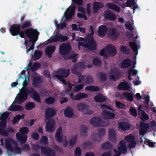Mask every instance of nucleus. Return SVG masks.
Returning a JSON list of instances; mask_svg holds the SVG:
<instances>
[{
	"label": "nucleus",
	"instance_id": "obj_1",
	"mask_svg": "<svg viewBox=\"0 0 156 156\" xmlns=\"http://www.w3.org/2000/svg\"><path fill=\"white\" fill-rule=\"evenodd\" d=\"M0 142L1 145L3 147L6 148L7 149L5 156L16 155L22 151V149L19 147L16 146L13 149L12 148V145L15 144L16 142L11 138H5L4 140L3 138H1Z\"/></svg>",
	"mask_w": 156,
	"mask_h": 156
},
{
	"label": "nucleus",
	"instance_id": "obj_2",
	"mask_svg": "<svg viewBox=\"0 0 156 156\" xmlns=\"http://www.w3.org/2000/svg\"><path fill=\"white\" fill-rule=\"evenodd\" d=\"M127 150L126 142L124 140H122L120 142L118 147V150L116 149L113 150L112 153L111 151L105 152L101 156H119L121 153H125Z\"/></svg>",
	"mask_w": 156,
	"mask_h": 156
},
{
	"label": "nucleus",
	"instance_id": "obj_3",
	"mask_svg": "<svg viewBox=\"0 0 156 156\" xmlns=\"http://www.w3.org/2000/svg\"><path fill=\"white\" fill-rule=\"evenodd\" d=\"M23 32L22 38H25L26 37L30 39L29 41H31L32 39L38 37L39 34V32L36 29L33 28H27L23 30Z\"/></svg>",
	"mask_w": 156,
	"mask_h": 156
},
{
	"label": "nucleus",
	"instance_id": "obj_4",
	"mask_svg": "<svg viewBox=\"0 0 156 156\" xmlns=\"http://www.w3.org/2000/svg\"><path fill=\"white\" fill-rule=\"evenodd\" d=\"M29 131L27 128L23 127L20 129L19 132L16 134V138L21 143H25L27 139V136L24 134L27 133Z\"/></svg>",
	"mask_w": 156,
	"mask_h": 156
},
{
	"label": "nucleus",
	"instance_id": "obj_5",
	"mask_svg": "<svg viewBox=\"0 0 156 156\" xmlns=\"http://www.w3.org/2000/svg\"><path fill=\"white\" fill-rule=\"evenodd\" d=\"M55 139L57 141L62 142L64 147H66L68 145L66 137L63 135L62 128L61 127H59L57 130L55 134Z\"/></svg>",
	"mask_w": 156,
	"mask_h": 156
},
{
	"label": "nucleus",
	"instance_id": "obj_6",
	"mask_svg": "<svg viewBox=\"0 0 156 156\" xmlns=\"http://www.w3.org/2000/svg\"><path fill=\"white\" fill-rule=\"evenodd\" d=\"M20 24H13L11 25L9 29L10 33L13 36H16L19 35L22 38L23 30L20 29Z\"/></svg>",
	"mask_w": 156,
	"mask_h": 156
},
{
	"label": "nucleus",
	"instance_id": "obj_7",
	"mask_svg": "<svg viewBox=\"0 0 156 156\" xmlns=\"http://www.w3.org/2000/svg\"><path fill=\"white\" fill-rule=\"evenodd\" d=\"M87 38L88 41L84 44L85 47L90 51H96L97 49V44L94 40L93 36L88 35Z\"/></svg>",
	"mask_w": 156,
	"mask_h": 156
},
{
	"label": "nucleus",
	"instance_id": "obj_8",
	"mask_svg": "<svg viewBox=\"0 0 156 156\" xmlns=\"http://www.w3.org/2000/svg\"><path fill=\"white\" fill-rule=\"evenodd\" d=\"M72 47L69 43H63L59 46V52L62 55H66L69 53Z\"/></svg>",
	"mask_w": 156,
	"mask_h": 156
},
{
	"label": "nucleus",
	"instance_id": "obj_9",
	"mask_svg": "<svg viewBox=\"0 0 156 156\" xmlns=\"http://www.w3.org/2000/svg\"><path fill=\"white\" fill-rule=\"evenodd\" d=\"M90 123L91 125L94 127L106 126L108 124L107 122L103 123L101 119L98 117L92 118L90 120Z\"/></svg>",
	"mask_w": 156,
	"mask_h": 156
},
{
	"label": "nucleus",
	"instance_id": "obj_10",
	"mask_svg": "<svg viewBox=\"0 0 156 156\" xmlns=\"http://www.w3.org/2000/svg\"><path fill=\"white\" fill-rule=\"evenodd\" d=\"M101 108L102 110H105V111H103L104 114L103 118L105 119H112L115 117V115L113 113H110L107 111L108 108L113 110L112 108L108 107L104 105L101 106Z\"/></svg>",
	"mask_w": 156,
	"mask_h": 156
},
{
	"label": "nucleus",
	"instance_id": "obj_11",
	"mask_svg": "<svg viewBox=\"0 0 156 156\" xmlns=\"http://www.w3.org/2000/svg\"><path fill=\"white\" fill-rule=\"evenodd\" d=\"M55 128V123L53 119L48 120L45 126V130L48 132H51L54 131Z\"/></svg>",
	"mask_w": 156,
	"mask_h": 156
},
{
	"label": "nucleus",
	"instance_id": "obj_12",
	"mask_svg": "<svg viewBox=\"0 0 156 156\" xmlns=\"http://www.w3.org/2000/svg\"><path fill=\"white\" fill-rule=\"evenodd\" d=\"M84 80L86 84H91L94 82V80L92 76L90 75H85L84 76L82 75L79 78L78 83H80Z\"/></svg>",
	"mask_w": 156,
	"mask_h": 156
},
{
	"label": "nucleus",
	"instance_id": "obj_13",
	"mask_svg": "<svg viewBox=\"0 0 156 156\" xmlns=\"http://www.w3.org/2000/svg\"><path fill=\"white\" fill-rule=\"evenodd\" d=\"M149 124L143 122H140L139 133L140 135L142 136H141L140 138L141 142L143 141L142 139V137L145 134L147 130V129L149 128Z\"/></svg>",
	"mask_w": 156,
	"mask_h": 156
},
{
	"label": "nucleus",
	"instance_id": "obj_14",
	"mask_svg": "<svg viewBox=\"0 0 156 156\" xmlns=\"http://www.w3.org/2000/svg\"><path fill=\"white\" fill-rule=\"evenodd\" d=\"M105 48L109 56H114L117 53L116 48L111 44H108L105 46Z\"/></svg>",
	"mask_w": 156,
	"mask_h": 156
},
{
	"label": "nucleus",
	"instance_id": "obj_15",
	"mask_svg": "<svg viewBox=\"0 0 156 156\" xmlns=\"http://www.w3.org/2000/svg\"><path fill=\"white\" fill-rule=\"evenodd\" d=\"M134 138L135 136L131 134L126 136L125 138L128 143V146L130 148H133L135 146L136 143L134 140Z\"/></svg>",
	"mask_w": 156,
	"mask_h": 156
},
{
	"label": "nucleus",
	"instance_id": "obj_16",
	"mask_svg": "<svg viewBox=\"0 0 156 156\" xmlns=\"http://www.w3.org/2000/svg\"><path fill=\"white\" fill-rule=\"evenodd\" d=\"M108 28L105 25L100 26L98 28V35L101 37H105L107 32Z\"/></svg>",
	"mask_w": 156,
	"mask_h": 156
},
{
	"label": "nucleus",
	"instance_id": "obj_17",
	"mask_svg": "<svg viewBox=\"0 0 156 156\" xmlns=\"http://www.w3.org/2000/svg\"><path fill=\"white\" fill-rule=\"evenodd\" d=\"M32 84L35 87H37L40 83L41 80L40 76L36 73H35L31 76Z\"/></svg>",
	"mask_w": 156,
	"mask_h": 156
},
{
	"label": "nucleus",
	"instance_id": "obj_18",
	"mask_svg": "<svg viewBox=\"0 0 156 156\" xmlns=\"http://www.w3.org/2000/svg\"><path fill=\"white\" fill-rule=\"evenodd\" d=\"M105 133V131L104 129H101L97 134H94L92 135V139L94 141H99L101 140V137L104 135Z\"/></svg>",
	"mask_w": 156,
	"mask_h": 156
},
{
	"label": "nucleus",
	"instance_id": "obj_19",
	"mask_svg": "<svg viewBox=\"0 0 156 156\" xmlns=\"http://www.w3.org/2000/svg\"><path fill=\"white\" fill-rule=\"evenodd\" d=\"M104 15L106 19H108L112 21H114L116 18V16L110 10L105 11Z\"/></svg>",
	"mask_w": 156,
	"mask_h": 156
},
{
	"label": "nucleus",
	"instance_id": "obj_20",
	"mask_svg": "<svg viewBox=\"0 0 156 156\" xmlns=\"http://www.w3.org/2000/svg\"><path fill=\"white\" fill-rule=\"evenodd\" d=\"M41 151L42 153L46 155L53 156L55 154L54 150L46 147H42Z\"/></svg>",
	"mask_w": 156,
	"mask_h": 156
},
{
	"label": "nucleus",
	"instance_id": "obj_21",
	"mask_svg": "<svg viewBox=\"0 0 156 156\" xmlns=\"http://www.w3.org/2000/svg\"><path fill=\"white\" fill-rule=\"evenodd\" d=\"M28 89L27 88H22L20 90L19 93L16 98H28Z\"/></svg>",
	"mask_w": 156,
	"mask_h": 156
},
{
	"label": "nucleus",
	"instance_id": "obj_22",
	"mask_svg": "<svg viewBox=\"0 0 156 156\" xmlns=\"http://www.w3.org/2000/svg\"><path fill=\"white\" fill-rule=\"evenodd\" d=\"M132 61L129 58L123 60L120 64V67L123 68H127L131 66Z\"/></svg>",
	"mask_w": 156,
	"mask_h": 156
},
{
	"label": "nucleus",
	"instance_id": "obj_23",
	"mask_svg": "<svg viewBox=\"0 0 156 156\" xmlns=\"http://www.w3.org/2000/svg\"><path fill=\"white\" fill-rule=\"evenodd\" d=\"M130 87L129 83L126 82L120 83L117 86V89L119 90H127L130 89Z\"/></svg>",
	"mask_w": 156,
	"mask_h": 156
},
{
	"label": "nucleus",
	"instance_id": "obj_24",
	"mask_svg": "<svg viewBox=\"0 0 156 156\" xmlns=\"http://www.w3.org/2000/svg\"><path fill=\"white\" fill-rule=\"evenodd\" d=\"M68 38L67 37L62 35L60 34L59 35H57L54 37L52 38V41H54V42L57 41L63 42L67 40Z\"/></svg>",
	"mask_w": 156,
	"mask_h": 156
},
{
	"label": "nucleus",
	"instance_id": "obj_25",
	"mask_svg": "<svg viewBox=\"0 0 156 156\" xmlns=\"http://www.w3.org/2000/svg\"><path fill=\"white\" fill-rule=\"evenodd\" d=\"M93 9L94 13H97L98 10L104 7V4L100 2H94L93 4Z\"/></svg>",
	"mask_w": 156,
	"mask_h": 156
},
{
	"label": "nucleus",
	"instance_id": "obj_26",
	"mask_svg": "<svg viewBox=\"0 0 156 156\" xmlns=\"http://www.w3.org/2000/svg\"><path fill=\"white\" fill-rule=\"evenodd\" d=\"M108 34L111 37V38L115 40L119 36V34L117 30L112 28L109 30Z\"/></svg>",
	"mask_w": 156,
	"mask_h": 156
},
{
	"label": "nucleus",
	"instance_id": "obj_27",
	"mask_svg": "<svg viewBox=\"0 0 156 156\" xmlns=\"http://www.w3.org/2000/svg\"><path fill=\"white\" fill-rule=\"evenodd\" d=\"M55 114L54 110L52 108H47L45 112V117L47 119L54 116Z\"/></svg>",
	"mask_w": 156,
	"mask_h": 156
},
{
	"label": "nucleus",
	"instance_id": "obj_28",
	"mask_svg": "<svg viewBox=\"0 0 156 156\" xmlns=\"http://www.w3.org/2000/svg\"><path fill=\"white\" fill-rule=\"evenodd\" d=\"M9 115V113L5 112L3 113L1 116V126L5 127L6 126V121L5 119L7 118Z\"/></svg>",
	"mask_w": 156,
	"mask_h": 156
},
{
	"label": "nucleus",
	"instance_id": "obj_29",
	"mask_svg": "<svg viewBox=\"0 0 156 156\" xmlns=\"http://www.w3.org/2000/svg\"><path fill=\"white\" fill-rule=\"evenodd\" d=\"M55 49L56 47L55 45L49 46L45 49V53L50 57L51 55L55 51Z\"/></svg>",
	"mask_w": 156,
	"mask_h": 156
},
{
	"label": "nucleus",
	"instance_id": "obj_30",
	"mask_svg": "<svg viewBox=\"0 0 156 156\" xmlns=\"http://www.w3.org/2000/svg\"><path fill=\"white\" fill-rule=\"evenodd\" d=\"M106 6L108 9L115 11L118 12L120 11V8L112 3H108L107 4Z\"/></svg>",
	"mask_w": 156,
	"mask_h": 156
},
{
	"label": "nucleus",
	"instance_id": "obj_31",
	"mask_svg": "<svg viewBox=\"0 0 156 156\" xmlns=\"http://www.w3.org/2000/svg\"><path fill=\"white\" fill-rule=\"evenodd\" d=\"M32 26V22L30 20H26L24 22H23L21 25H20V27L22 29L25 30L28 28Z\"/></svg>",
	"mask_w": 156,
	"mask_h": 156
},
{
	"label": "nucleus",
	"instance_id": "obj_32",
	"mask_svg": "<svg viewBox=\"0 0 156 156\" xmlns=\"http://www.w3.org/2000/svg\"><path fill=\"white\" fill-rule=\"evenodd\" d=\"M28 94L30 98H40L38 93L33 87L28 89Z\"/></svg>",
	"mask_w": 156,
	"mask_h": 156
},
{
	"label": "nucleus",
	"instance_id": "obj_33",
	"mask_svg": "<svg viewBox=\"0 0 156 156\" xmlns=\"http://www.w3.org/2000/svg\"><path fill=\"white\" fill-rule=\"evenodd\" d=\"M111 73L113 75L110 76V78L111 79L114 80L115 81L116 78H118L120 75V72L117 69H114L111 70Z\"/></svg>",
	"mask_w": 156,
	"mask_h": 156
},
{
	"label": "nucleus",
	"instance_id": "obj_34",
	"mask_svg": "<svg viewBox=\"0 0 156 156\" xmlns=\"http://www.w3.org/2000/svg\"><path fill=\"white\" fill-rule=\"evenodd\" d=\"M109 139L112 142H114L116 140L115 130L110 129L109 130Z\"/></svg>",
	"mask_w": 156,
	"mask_h": 156
},
{
	"label": "nucleus",
	"instance_id": "obj_35",
	"mask_svg": "<svg viewBox=\"0 0 156 156\" xmlns=\"http://www.w3.org/2000/svg\"><path fill=\"white\" fill-rule=\"evenodd\" d=\"M141 106H140L139 107L138 112L140 116V119L142 120L148 119H149L148 116L144 111L141 110Z\"/></svg>",
	"mask_w": 156,
	"mask_h": 156
},
{
	"label": "nucleus",
	"instance_id": "obj_36",
	"mask_svg": "<svg viewBox=\"0 0 156 156\" xmlns=\"http://www.w3.org/2000/svg\"><path fill=\"white\" fill-rule=\"evenodd\" d=\"M118 126L119 128L124 131L129 129L130 127L128 123L123 122L119 123Z\"/></svg>",
	"mask_w": 156,
	"mask_h": 156
},
{
	"label": "nucleus",
	"instance_id": "obj_37",
	"mask_svg": "<svg viewBox=\"0 0 156 156\" xmlns=\"http://www.w3.org/2000/svg\"><path fill=\"white\" fill-rule=\"evenodd\" d=\"M64 113L65 115L68 118L72 117L74 114L73 109L69 107H67L65 109Z\"/></svg>",
	"mask_w": 156,
	"mask_h": 156
},
{
	"label": "nucleus",
	"instance_id": "obj_38",
	"mask_svg": "<svg viewBox=\"0 0 156 156\" xmlns=\"http://www.w3.org/2000/svg\"><path fill=\"white\" fill-rule=\"evenodd\" d=\"M74 14V7H73L70 10H69L65 16L66 19L69 20L71 19Z\"/></svg>",
	"mask_w": 156,
	"mask_h": 156
},
{
	"label": "nucleus",
	"instance_id": "obj_39",
	"mask_svg": "<svg viewBox=\"0 0 156 156\" xmlns=\"http://www.w3.org/2000/svg\"><path fill=\"white\" fill-rule=\"evenodd\" d=\"M79 69L75 64L72 66L71 71L73 74L78 76L80 78L82 75L81 73L79 72L78 70Z\"/></svg>",
	"mask_w": 156,
	"mask_h": 156
},
{
	"label": "nucleus",
	"instance_id": "obj_40",
	"mask_svg": "<svg viewBox=\"0 0 156 156\" xmlns=\"http://www.w3.org/2000/svg\"><path fill=\"white\" fill-rule=\"evenodd\" d=\"M129 45L133 52H135V54L137 55L138 54V48L136 43L135 42L130 41L129 42Z\"/></svg>",
	"mask_w": 156,
	"mask_h": 156
},
{
	"label": "nucleus",
	"instance_id": "obj_41",
	"mask_svg": "<svg viewBox=\"0 0 156 156\" xmlns=\"http://www.w3.org/2000/svg\"><path fill=\"white\" fill-rule=\"evenodd\" d=\"M24 115H25L23 114L21 115H18L14 117L12 121V123L13 125L17 124L20 119L23 118L24 117Z\"/></svg>",
	"mask_w": 156,
	"mask_h": 156
},
{
	"label": "nucleus",
	"instance_id": "obj_42",
	"mask_svg": "<svg viewBox=\"0 0 156 156\" xmlns=\"http://www.w3.org/2000/svg\"><path fill=\"white\" fill-rule=\"evenodd\" d=\"M69 69H68L67 70L66 69H61L59 71V73L60 74V76H63V77H67L69 73Z\"/></svg>",
	"mask_w": 156,
	"mask_h": 156
},
{
	"label": "nucleus",
	"instance_id": "obj_43",
	"mask_svg": "<svg viewBox=\"0 0 156 156\" xmlns=\"http://www.w3.org/2000/svg\"><path fill=\"white\" fill-rule=\"evenodd\" d=\"M76 56L77 55L76 54H71L69 56L64 57V58L66 60L71 59L72 62L75 63L77 61Z\"/></svg>",
	"mask_w": 156,
	"mask_h": 156
},
{
	"label": "nucleus",
	"instance_id": "obj_44",
	"mask_svg": "<svg viewBox=\"0 0 156 156\" xmlns=\"http://www.w3.org/2000/svg\"><path fill=\"white\" fill-rule=\"evenodd\" d=\"M23 109L22 107L20 105L13 106L12 104L9 108V110L11 111H21Z\"/></svg>",
	"mask_w": 156,
	"mask_h": 156
},
{
	"label": "nucleus",
	"instance_id": "obj_45",
	"mask_svg": "<svg viewBox=\"0 0 156 156\" xmlns=\"http://www.w3.org/2000/svg\"><path fill=\"white\" fill-rule=\"evenodd\" d=\"M97 76L98 79L101 81H105L107 79L106 74L103 73L102 72H100L98 73Z\"/></svg>",
	"mask_w": 156,
	"mask_h": 156
},
{
	"label": "nucleus",
	"instance_id": "obj_46",
	"mask_svg": "<svg viewBox=\"0 0 156 156\" xmlns=\"http://www.w3.org/2000/svg\"><path fill=\"white\" fill-rule=\"evenodd\" d=\"M78 136L76 135H74L71 136L69 141V144L71 147H73L76 144L77 139Z\"/></svg>",
	"mask_w": 156,
	"mask_h": 156
},
{
	"label": "nucleus",
	"instance_id": "obj_47",
	"mask_svg": "<svg viewBox=\"0 0 156 156\" xmlns=\"http://www.w3.org/2000/svg\"><path fill=\"white\" fill-rule=\"evenodd\" d=\"M92 62L93 65L97 66H100L101 64V61L98 58H94Z\"/></svg>",
	"mask_w": 156,
	"mask_h": 156
},
{
	"label": "nucleus",
	"instance_id": "obj_48",
	"mask_svg": "<svg viewBox=\"0 0 156 156\" xmlns=\"http://www.w3.org/2000/svg\"><path fill=\"white\" fill-rule=\"evenodd\" d=\"M42 55V52L40 51L36 50L34 54V59L35 60L39 59Z\"/></svg>",
	"mask_w": 156,
	"mask_h": 156
},
{
	"label": "nucleus",
	"instance_id": "obj_49",
	"mask_svg": "<svg viewBox=\"0 0 156 156\" xmlns=\"http://www.w3.org/2000/svg\"><path fill=\"white\" fill-rule=\"evenodd\" d=\"M85 89L87 90L97 91L99 90V88L98 86H90L86 87L85 88Z\"/></svg>",
	"mask_w": 156,
	"mask_h": 156
},
{
	"label": "nucleus",
	"instance_id": "obj_50",
	"mask_svg": "<svg viewBox=\"0 0 156 156\" xmlns=\"http://www.w3.org/2000/svg\"><path fill=\"white\" fill-rule=\"evenodd\" d=\"M55 76L60 81L62 82V83L65 85H66L68 83V82H66L63 76L60 75L56 74L55 75Z\"/></svg>",
	"mask_w": 156,
	"mask_h": 156
},
{
	"label": "nucleus",
	"instance_id": "obj_51",
	"mask_svg": "<svg viewBox=\"0 0 156 156\" xmlns=\"http://www.w3.org/2000/svg\"><path fill=\"white\" fill-rule=\"evenodd\" d=\"M87 127L86 126H81L80 127V133L82 136H85Z\"/></svg>",
	"mask_w": 156,
	"mask_h": 156
},
{
	"label": "nucleus",
	"instance_id": "obj_52",
	"mask_svg": "<svg viewBox=\"0 0 156 156\" xmlns=\"http://www.w3.org/2000/svg\"><path fill=\"white\" fill-rule=\"evenodd\" d=\"M115 104L116 107L118 108L126 109V106L123 103L119 101H115Z\"/></svg>",
	"mask_w": 156,
	"mask_h": 156
},
{
	"label": "nucleus",
	"instance_id": "obj_53",
	"mask_svg": "<svg viewBox=\"0 0 156 156\" xmlns=\"http://www.w3.org/2000/svg\"><path fill=\"white\" fill-rule=\"evenodd\" d=\"M78 110L80 112H83L87 108V106L84 104L79 105L77 107Z\"/></svg>",
	"mask_w": 156,
	"mask_h": 156
},
{
	"label": "nucleus",
	"instance_id": "obj_54",
	"mask_svg": "<svg viewBox=\"0 0 156 156\" xmlns=\"http://www.w3.org/2000/svg\"><path fill=\"white\" fill-rule=\"evenodd\" d=\"M82 150L79 147H77L74 151V154L76 156H80Z\"/></svg>",
	"mask_w": 156,
	"mask_h": 156
},
{
	"label": "nucleus",
	"instance_id": "obj_55",
	"mask_svg": "<svg viewBox=\"0 0 156 156\" xmlns=\"http://www.w3.org/2000/svg\"><path fill=\"white\" fill-rule=\"evenodd\" d=\"M35 107L34 104L32 102L28 103L26 105V108L27 110H31Z\"/></svg>",
	"mask_w": 156,
	"mask_h": 156
},
{
	"label": "nucleus",
	"instance_id": "obj_56",
	"mask_svg": "<svg viewBox=\"0 0 156 156\" xmlns=\"http://www.w3.org/2000/svg\"><path fill=\"white\" fill-rule=\"evenodd\" d=\"M136 4L135 0H127L126 4L127 7H130L132 6H134Z\"/></svg>",
	"mask_w": 156,
	"mask_h": 156
},
{
	"label": "nucleus",
	"instance_id": "obj_57",
	"mask_svg": "<svg viewBox=\"0 0 156 156\" xmlns=\"http://www.w3.org/2000/svg\"><path fill=\"white\" fill-rule=\"evenodd\" d=\"M83 88V85L81 84H78L74 87L73 90L75 92H77Z\"/></svg>",
	"mask_w": 156,
	"mask_h": 156
},
{
	"label": "nucleus",
	"instance_id": "obj_58",
	"mask_svg": "<svg viewBox=\"0 0 156 156\" xmlns=\"http://www.w3.org/2000/svg\"><path fill=\"white\" fill-rule=\"evenodd\" d=\"M5 127L1 126V124H0V134L4 136H7L8 133L6 130L3 129Z\"/></svg>",
	"mask_w": 156,
	"mask_h": 156
},
{
	"label": "nucleus",
	"instance_id": "obj_59",
	"mask_svg": "<svg viewBox=\"0 0 156 156\" xmlns=\"http://www.w3.org/2000/svg\"><path fill=\"white\" fill-rule=\"evenodd\" d=\"M46 103L48 104H52L55 102L54 98H46L45 99Z\"/></svg>",
	"mask_w": 156,
	"mask_h": 156
},
{
	"label": "nucleus",
	"instance_id": "obj_60",
	"mask_svg": "<svg viewBox=\"0 0 156 156\" xmlns=\"http://www.w3.org/2000/svg\"><path fill=\"white\" fill-rule=\"evenodd\" d=\"M26 100V98H15L13 103L17 104H21Z\"/></svg>",
	"mask_w": 156,
	"mask_h": 156
},
{
	"label": "nucleus",
	"instance_id": "obj_61",
	"mask_svg": "<svg viewBox=\"0 0 156 156\" xmlns=\"http://www.w3.org/2000/svg\"><path fill=\"white\" fill-rule=\"evenodd\" d=\"M41 67V65L40 63L35 62L34 63L32 66V69L33 70L35 71L38 68Z\"/></svg>",
	"mask_w": 156,
	"mask_h": 156
},
{
	"label": "nucleus",
	"instance_id": "obj_62",
	"mask_svg": "<svg viewBox=\"0 0 156 156\" xmlns=\"http://www.w3.org/2000/svg\"><path fill=\"white\" fill-rule=\"evenodd\" d=\"M48 93H49L48 91L45 89H42L40 91V94L41 96L46 95Z\"/></svg>",
	"mask_w": 156,
	"mask_h": 156
},
{
	"label": "nucleus",
	"instance_id": "obj_63",
	"mask_svg": "<svg viewBox=\"0 0 156 156\" xmlns=\"http://www.w3.org/2000/svg\"><path fill=\"white\" fill-rule=\"evenodd\" d=\"M130 113L133 116H136L137 115V112L136 110L133 107L130 108Z\"/></svg>",
	"mask_w": 156,
	"mask_h": 156
},
{
	"label": "nucleus",
	"instance_id": "obj_64",
	"mask_svg": "<svg viewBox=\"0 0 156 156\" xmlns=\"http://www.w3.org/2000/svg\"><path fill=\"white\" fill-rule=\"evenodd\" d=\"M123 95L125 98H134L133 94L129 92H124Z\"/></svg>",
	"mask_w": 156,
	"mask_h": 156
}]
</instances>
